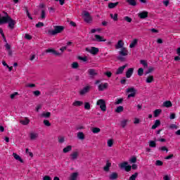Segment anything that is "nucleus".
<instances>
[{
  "mask_svg": "<svg viewBox=\"0 0 180 180\" xmlns=\"http://www.w3.org/2000/svg\"><path fill=\"white\" fill-rule=\"evenodd\" d=\"M43 180H51V177L49 175H46L43 177Z\"/></svg>",
  "mask_w": 180,
  "mask_h": 180,
  "instance_id": "obj_64",
  "label": "nucleus"
},
{
  "mask_svg": "<svg viewBox=\"0 0 180 180\" xmlns=\"http://www.w3.org/2000/svg\"><path fill=\"white\" fill-rule=\"evenodd\" d=\"M115 143V141H113V139H110L108 140H107V146L108 147H113V144Z\"/></svg>",
  "mask_w": 180,
  "mask_h": 180,
  "instance_id": "obj_34",
  "label": "nucleus"
},
{
  "mask_svg": "<svg viewBox=\"0 0 180 180\" xmlns=\"http://www.w3.org/2000/svg\"><path fill=\"white\" fill-rule=\"evenodd\" d=\"M20 123L22 124V126H27V124L30 123V120H29L27 117H25L23 120L20 121Z\"/></svg>",
  "mask_w": 180,
  "mask_h": 180,
  "instance_id": "obj_20",
  "label": "nucleus"
},
{
  "mask_svg": "<svg viewBox=\"0 0 180 180\" xmlns=\"http://www.w3.org/2000/svg\"><path fill=\"white\" fill-rule=\"evenodd\" d=\"M33 95L34 96H40V95H41V93L40 92V91L37 90V91H33Z\"/></svg>",
  "mask_w": 180,
  "mask_h": 180,
  "instance_id": "obj_54",
  "label": "nucleus"
},
{
  "mask_svg": "<svg viewBox=\"0 0 180 180\" xmlns=\"http://www.w3.org/2000/svg\"><path fill=\"white\" fill-rule=\"evenodd\" d=\"M129 56V51L126 48H122L119 51L118 60L120 61H125L126 57Z\"/></svg>",
  "mask_w": 180,
  "mask_h": 180,
  "instance_id": "obj_3",
  "label": "nucleus"
},
{
  "mask_svg": "<svg viewBox=\"0 0 180 180\" xmlns=\"http://www.w3.org/2000/svg\"><path fill=\"white\" fill-rule=\"evenodd\" d=\"M134 72V68H129L126 72V77L131 78V75H133Z\"/></svg>",
  "mask_w": 180,
  "mask_h": 180,
  "instance_id": "obj_14",
  "label": "nucleus"
},
{
  "mask_svg": "<svg viewBox=\"0 0 180 180\" xmlns=\"http://www.w3.org/2000/svg\"><path fill=\"white\" fill-rule=\"evenodd\" d=\"M163 108H171L172 107V103L169 101H166L162 103Z\"/></svg>",
  "mask_w": 180,
  "mask_h": 180,
  "instance_id": "obj_23",
  "label": "nucleus"
},
{
  "mask_svg": "<svg viewBox=\"0 0 180 180\" xmlns=\"http://www.w3.org/2000/svg\"><path fill=\"white\" fill-rule=\"evenodd\" d=\"M153 71H154V68L150 67V68L148 69V71L146 72V74H150V72H153Z\"/></svg>",
  "mask_w": 180,
  "mask_h": 180,
  "instance_id": "obj_63",
  "label": "nucleus"
},
{
  "mask_svg": "<svg viewBox=\"0 0 180 180\" xmlns=\"http://www.w3.org/2000/svg\"><path fill=\"white\" fill-rule=\"evenodd\" d=\"M86 51H87V53H90V54H92L93 56H96V54L99 53V49L91 46V47L86 48Z\"/></svg>",
  "mask_w": 180,
  "mask_h": 180,
  "instance_id": "obj_6",
  "label": "nucleus"
},
{
  "mask_svg": "<svg viewBox=\"0 0 180 180\" xmlns=\"http://www.w3.org/2000/svg\"><path fill=\"white\" fill-rule=\"evenodd\" d=\"M25 86H26V88H34V86H36V84H27Z\"/></svg>",
  "mask_w": 180,
  "mask_h": 180,
  "instance_id": "obj_61",
  "label": "nucleus"
},
{
  "mask_svg": "<svg viewBox=\"0 0 180 180\" xmlns=\"http://www.w3.org/2000/svg\"><path fill=\"white\" fill-rule=\"evenodd\" d=\"M126 67H127V64L118 68L115 74L117 75H120V74H123V72L124 71V68H126Z\"/></svg>",
  "mask_w": 180,
  "mask_h": 180,
  "instance_id": "obj_15",
  "label": "nucleus"
},
{
  "mask_svg": "<svg viewBox=\"0 0 180 180\" xmlns=\"http://www.w3.org/2000/svg\"><path fill=\"white\" fill-rule=\"evenodd\" d=\"M77 138L79 140H84V139H85V135H84L83 132H79L77 133Z\"/></svg>",
  "mask_w": 180,
  "mask_h": 180,
  "instance_id": "obj_40",
  "label": "nucleus"
},
{
  "mask_svg": "<svg viewBox=\"0 0 180 180\" xmlns=\"http://www.w3.org/2000/svg\"><path fill=\"white\" fill-rule=\"evenodd\" d=\"M39 137V134L37 133L32 132L30 134V140H36Z\"/></svg>",
  "mask_w": 180,
  "mask_h": 180,
  "instance_id": "obj_27",
  "label": "nucleus"
},
{
  "mask_svg": "<svg viewBox=\"0 0 180 180\" xmlns=\"http://www.w3.org/2000/svg\"><path fill=\"white\" fill-rule=\"evenodd\" d=\"M96 105L99 106L102 112H106V101L104 99H98L96 102Z\"/></svg>",
  "mask_w": 180,
  "mask_h": 180,
  "instance_id": "obj_4",
  "label": "nucleus"
},
{
  "mask_svg": "<svg viewBox=\"0 0 180 180\" xmlns=\"http://www.w3.org/2000/svg\"><path fill=\"white\" fill-rule=\"evenodd\" d=\"M58 143H64V141H65V139L64 138V136H60L58 138Z\"/></svg>",
  "mask_w": 180,
  "mask_h": 180,
  "instance_id": "obj_53",
  "label": "nucleus"
},
{
  "mask_svg": "<svg viewBox=\"0 0 180 180\" xmlns=\"http://www.w3.org/2000/svg\"><path fill=\"white\" fill-rule=\"evenodd\" d=\"M13 157L15 158L16 161H19L21 164H23L25 161L23 159L20 157V155H18L16 153H13Z\"/></svg>",
  "mask_w": 180,
  "mask_h": 180,
  "instance_id": "obj_13",
  "label": "nucleus"
},
{
  "mask_svg": "<svg viewBox=\"0 0 180 180\" xmlns=\"http://www.w3.org/2000/svg\"><path fill=\"white\" fill-rule=\"evenodd\" d=\"M44 124L45 126H46L47 127H50V126H51V124L50 123V121L47 120H44Z\"/></svg>",
  "mask_w": 180,
  "mask_h": 180,
  "instance_id": "obj_51",
  "label": "nucleus"
},
{
  "mask_svg": "<svg viewBox=\"0 0 180 180\" xmlns=\"http://www.w3.org/2000/svg\"><path fill=\"white\" fill-rule=\"evenodd\" d=\"M139 18H140V19H146V18L148 17V12H147L146 11H143L142 12H140L138 14Z\"/></svg>",
  "mask_w": 180,
  "mask_h": 180,
  "instance_id": "obj_12",
  "label": "nucleus"
},
{
  "mask_svg": "<svg viewBox=\"0 0 180 180\" xmlns=\"http://www.w3.org/2000/svg\"><path fill=\"white\" fill-rule=\"evenodd\" d=\"M137 175H139V174L135 173L134 174H132L130 177L129 180H136V178H137Z\"/></svg>",
  "mask_w": 180,
  "mask_h": 180,
  "instance_id": "obj_52",
  "label": "nucleus"
},
{
  "mask_svg": "<svg viewBox=\"0 0 180 180\" xmlns=\"http://www.w3.org/2000/svg\"><path fill=\"white\" fill-rule=\"evenodd\" d=\"M51 116V113L50 112H44L41 114V117H45L47 119V117H50Z\"/></svg>",
  "mask_w": 180,
  "mask_h": 180,
  "instance_id": "obj_31",
  "label": "nucleus"
},
{
  "mask_svg": "<svg viewBox=\"0 0 180 180\" xmlns=\"http://www.w3.org/2000/svg\"><path fill=\"white\" fill-rule=\"evenodd\" d=\"M79 154V153H78V151L72 152L70 154L71 160H77V158H78Z\"/></svg>",
  "mask_w": 180,
  "mask_h": 180,
  "instance_id": "obj_26",
  "label": "nucleus"
},
{
  "mask_svg": "<svg viewBox=\"0 0 180 180\" xmlns=\"http://www.w3.org/2000/svg\"><path fill=\"white\" fill-rule=\"evenodd\" d=\"M123 102V98L117 99L115 102V105H120Z\"/></svg>",
  "mask_w": 180,
  "mask_h": 180,
  "instance_id": "obj_55",
  "label": "nucleus"
},
{
  "mask_svg": "<svg viewBox=\"0 0 180 180\" xmlns=\"http://www.w3.org/2000/svg\"><path fill=\"white\" fill-rule=\"evenodd\" d=\"M146 84H151L152 82H154V76L149 75L146 77Z\"/></svg>",
  "mask_w": 180,
  "mask_h": 180,
  "instance_id": "obj_25",
  "label": "nucleus"
},
{
  "mask_svg": "<svg viewBox=\"0 0 180 180\" xmlns=\"http://www.w3.org/2000/svg\"><path fill=\"white\" fill-rule=\"evenodd\" d=\"M79 175V173L78 172H73L70 174L69 179L70 180H77L78 179V176Z\"/></svg>",
  "mask_w": 180,
  "mask_h": 180,
  "instance_id": "obj_18",
  "label": "nucleus"
},
{
  "mask_svg": "<svg viewBox=\"0 0 180 180\" xmlns=\"http://www.w3.org/2000/svg\"><path fill=\"white\" fill-rule=\"evenodd\" d=\"M25 39H26L27 40H32V37L29 34H25Z\"/></svg>",
  "mask_w": 180,
  "mask_h": 180,
  "instance_id": "obj_59",
  "label": "nucleus"
},
{
  "mask_svg": "<svg viewBox=\"0 0 180 180\" xmlns=\"http://www.w3.org/2000/svg\"><path fill=\"white\" fill-rule=\"evenodd\" d=\"M119 5V2H115V3H109L108 4V8L109 9H113L116 8Z\"/></svg>",
  "mask_w": 180,
  "mask_h": 180,
  "instance_id": "obj_29",
  "label": "nucleus"
},
{
  "mask_svg": "<svg viewBox=\"0 0 180 180\" xmlns=\"http://www.w3.org/2000/svg\"><path fill=\"white\" fill-rule=\"evenodd\" d=\"M144 74V69L143 68H141L138 70V75L139 77H141Z\"/></svg>",
  "mask_w": 180,
  "mask_h": 180,
  "instance_id": "obj_48",
  "label": "nucleus"
},
{
  "mask_svg": "<svg viewBox=\"0 0 180 180\" xmlns=\"http://www.w3.org/2000/svg\"><path fill=\"white\" fill-rule=\"evenodd\" d=\"M82 16H83V18L84 19V21L86 23H91V22H92V17H91V15H89V13H88L87 11H84L82 13Z\"/></svg>",
  "mask_w": 180,
  "mask_h": 180,
  "instance_id": "obj_8",
  "label": "nucleus"
},
{
  "mask_svg": "<svg viewBox=\"0 0 180 180\" xmlns=\"http://www.w3.org/2000/svg\"><path fill=\"white\" fill-rule=\"evenodd\" d=\"M127 94H129L128 95L129 98H134V96H136V94L137 92V90H136V89H134V87H130V88H128L127 89Z\"/></svg>",
  "mask_w": 180,
  "mask_h": 180,
  "instance_id": "obj_7",
  "label": "nucleus"
},
{
  "mask_svg": "<svg viewBox=\"0 0 180 180\" xmlns=\"http://www.w3.org/2000/svg\"><path fill=\"white\" fill-rule=\"evenodd\" d=\"M91 131H92V133L97 134L101 131V129L98 128V127H94V128H92Z\"/></svg>",
  "mask_w": 180,
  "mask_h": 180,
  "instance_id": "obj_47",
  "label": "nucleus"
},
{
  "mask_svg": "<svg viewBox=\"0 0 180 180\" xmlns=\"http://www.w3.org/2000/svg\"><path fill=\"white\" fill-rule=\"evenodd\" d=\"M41 19H46V9L41 11Z\"/></svg>",
  "mask_w": 180,
  "mask_h": 180,
  "instance_id": "obj_45",
  "label": "nucleus"
},
{
  "mask_svg": "<svg viewBox=\"0 0 180 180\" xmlns=\"http://www.w3.org/2000/svg\"><path fill=\"white\" fill-rule=\"evenodd\" d=\"M137 43H139V39H134L129 44V48L134 49V47L137 46Z\"/></svg>",
  "mask_w": 180,
  "mask_h": 180,
  "instance_id": "obj_24",
  "label": "nucleus"
},
{
  "mask_svg": "<svg viewBox=\"0 0 180 180\" xmlns=\"http://www.w3.org/2000/svg\"><path fill=\"white\" fill-rule=\"evenodd\" d=\"M70 151H72V146H67L63 149L64 154H67V153H70Z\"/></svg>",
  "mask_w": 180,
  "mask_h": 180,
  "instance_id": "obj_21",
  "label": "nucleus"
},
{
  "mask_svg": "<svg viewBox=\"0 0 180 180\" xmlns=\"http://www.w3.org/2000/svg\"><path fill=\"white\" fill-rule=\"evenodd\" d=\"M109 84L108 83L101 84L98 85V91H105V89H108Z\"/></svg>",
  "mask_w": 180,
  "mask_h": 180,
  "instance_id": "obj_19",
  "label": "nucleus"
},
{
  "mask_svg": "<svg viewBox=\"0 0 180 180\" xmlns=\"http://www.w3.org/2000/svg\"><path fill=\"white\" fill-rule=\"evenodd\" d=\"M5 23H8V27L13 30L15 27V25H16V21L12 19L8 13H6V15L1 17L0 19V25H4Z\"/></svg>",
  "mask_w": 180,
  "mask_h": 180,
  "instance_id": "obj_1",
  "label": "nucleus"
},
{
  "mask_svg": "<svg viewBox=\"0 0 180 180\" xmlns=\"http://www.w3.org/2000/svg\"><path fill=\"white\" fill-rule=\"evenodd\" d=\"M123 110H124L123 106L120 105V106L117 107V108L115 109V112L120 113V112H123Z\"/></svg>",
  "mask_w": 180,
  "mask_h": 180,
  "instance_id": "obj_41",
  "label": "nucleus"
},
{
  "mask_svg": "<svg viewBox=\"0 0 180 180\" xmlns=\"http://www.w3.org/2000/svg\"><path fill=\"white\" fill-rule=\"evenodd\" d=\"M160 124H161V122L159 120H156L155 121V124L152 126L153 130H155V129L156 127H158V126H160Z\"/></svg>",
  "mask_w": 180,
  "mask_h": 180,
  "instance_id": "obj_32",
  "label": "nucleus"
},
{
  "mask_svg": "<svg viewBox=\"0 0 180 180\" xmlns=\"http://www.w3.org/2000/svg\"><path fill=\"white\" fill-rule=\"evenodd\" d=\"M110 179L115 180L117 179V173L113 172L110 175Z\"/></svg>",
  "mask_w": 180,
  "mask_h": 180,
  "instance_id": "obj_38",
  "label": "nucleus"
},
{
  "mask_svg": "<svg viewBox=\"0 0 180 180\" xmlns=\"http://www.w3.org/2000/svg\"><path fill=\"white\" fill-rule=\"evenodd\" d=\"M129 161L130 164H136V162H137V158H136V156H131Z\"/></svg>",
  "mask_w": 180,
  "mask_h": 180,
  "instance_id": "obj_35",
  "label": "nucleus"
},
{
  "mask_svg": "<svg viewBox=\"0 0 180 180\" xmlns=\"http://www.w3.org/2000/svg\"><path fill=\"white\" fill-rule=\"evenodd\" d=\"M93 41H98V42H102V41H106V39H105L103 37L96 34L94 36V38L92 39Z\"/></svg>",
  "mask_w": 180,
  "mask_h": 180,
  "instance_id": "obj_9",
  "label": "nucleus"
},
{
  "mask_svg": "<svg viewBox=\"0 0 180 180\" xmlns=\"http://www.w3.org/2000/svg\"><path fill=\"white\" fill-rule=\"evenodd\" d=\"M90 89V86H86L82 90L79 91V94L81 95H86V94H88V92H89Z\"/></svg>",
  "mask_w": 180,
  "mask_h": 180,
  "instance_id": "obj_10",
  "label": "nucleus"
},
{
  "mask_svg": "<svg viewBox=\"0 0 180 180\" xmlns=\"http://www.w3.org/2000/svg\"><path fill=\"white\" fill-rule=\"evenodd\" d=\"M128 4H129L131 6H136L137 5V2L136 0H127Z\"/></svg>",
  "mask_w": 180,
  "mask_h": 180,
  "instance_id": "obj_42",
  "label": "nucleus"
},
{
  "mask_svg": "<svg viewBox=\"0 0 180 180\" xmlns=\"http://www.w3.org/2000/svg\"><path fill=\"white\" fill-rule=\"evenodd\" d=\"M169 129H174L175 130H176V129H178V127L175 124H172L169 125Z\"/></svg>",
  "mask_w": 180,
  "mask_h": 180,
  "instance_id": "obj_60",
  "label": "nucleus"
},
{
  "mask_svg": "<svg viewBox=\"0 0 180 180\" xmlns=\"http://www.w3.org/2000/svg\"><path fill=\"white\" fill-rule=\"evenodd\" d=\"M88 72H89V75H91V77H94V75H98V73L96 72V70H95L94 69H89L88 70Z\"/></svg>",
  "mask_w": 180,
  "mask_h": 180,
  "instance_id": "obj_33",
  "label": "nucleus"
},
{
  "mask_svg": "<svg viewBox=\"0 0 180 180\" xmlns=\"http://www.w3.org/2000/svg\"><path fill=\"white\" fill-rule=\"evenodd\" d=\"M84 109L86 110H91V104L88 102L84 103Z\"/></svg>",
  "mask_w": 180,
  "mask_h": 180,
  "instance_id": "obj_46",
  "label": "nucleus"
},
{
  "mask_svg": "<svg viewBox=\"0 0 180 180\" xmlns=\"http://www.w3.org/2000/svg\"><path fill=\"white\" fill-rule=\"evenodd\" d=\"M159 150H160V151H166V153H168V148H167L166 146L160 147Z\"/></svg>",
  "mask_w": 180,
  "mask_h": 180,
  "instance_id": "obj_58",
  "label": "nucleus"
},
{
  "mask_svg": "<svg viewBox=\"0 0 180 180\" xmlns=\"http://www.w3.org/2000/svg\"><path fill=\"white\" fill-rule=\"evenodd\" d=\"M140 64H141V65L143 67L144 70H146V68H148V63H147V60H141Z\"/></svg>",
  "mask_w": 180,
  "mask_h": 180,
  "instance_id": "obj_28",
  "label": "nucleus"
},
{
  "mask_svg": "<svg viewBox=\"0 0 180 180\" xmlns=\"http://www.w3.org/2000/svg\"><path fill=\"white\" fill-rule=\"evenodd\" d=\"M155 165L157 167H162V165H164V162H162L161 160H156Z\"/></svg>",
  "mask_w": 180,
  "mask_h": 180,
  "instance_id": "obj_49",
  "label": "nucleus"
},
{
  "mask_svg": "<svg viewBox=\"0 0 180 180\" xmlns=\"http://www.w3.org/2000/svg\"><path fill=\"white\" fill-rule=\"evenodd\" d=\"M45 53H52V54H54L55 56H61V53L60 52H58L53 49H48L45 51Z\"/></svg>",
  "mask_w": 180,
  "mask_h": 180,
  "instance_id": "obj_17",
  "label": "nucleus"
},
{
  "mask_svg": "<svg viewBox=\"0 0 180 180\" xmlns=\"http://www.w3.org/2000/svg\"><path fill=\"white\" fill-rule=\"evenodd\" d=\"M44 26V23L41 22H39L37 24H36V27H43Z\"/></svg>",
  "mask_w": 180,
  "mask_h": 180,
  "instance_id": "obj_62",
  "label": "nucleus"
},
{
  "mask_svg": "<svg viewBox=\"0 0 180 180\" xmlns=\"http://www.w3.org/2000/svg\"><path fill=\"white\" fill-rule=\"evenodd\" d=\"M124 20H126V22H127L128 23H131V18L129 17V16H125L124 18Z\"/></svg>",
  "mask_w": 180,
  "mask_h": 180,
  "instance_id": "obj_57",
  "label": "nucleus"
},
{
  "mask_svg": "<svg viewBox=\"0 0 180 180\" xmlns=\"http://www.w3.org/2000/svg\"><path fill=\"white\" fill-rule=\"evenodd\" d=\"M148 143H149V147L150 148H154L157 147V143L155 142V141H149Z\"/></svg>",
  "mask_w": 180,
  "mask_h": 180,
  "instance_id": "obj_37",
  "label": "nucleus"
},
{
  "mask_svg": "<svg viewBox=\"0 0 180 180\" xmlns=\"http://www.w3.org/2000/svg\"><path fill=\"white\" fill-rule=\"evenodd\" d=\"M112 166V163L108 162L105 165V166L104 167V171H109V168H110V167Z\"/></svg>",
  "mask_w": 180,
  "mask_h": 180,
  "instance_id": "obj_43",
  "label": "nucleus"
},
{
  "mask_svg": "<svg viewBox=\"0 0 180 180\" xmlns=\"http://www.w3.org/2000/svg\"><path fill=\"white\" fill-rule=\"evenodd\" d=\"M129 123H130V120H129V119H123L120 121V126L122 127V129H124L127 127Z\"/></svg>",
  "mask_w": 180,
  "mask_h": 180,
  "instance_id": "obj_11",
  "label": "nucleus"
},
{
  "mask_svg": "<svg viewBox=\"0 0 180 180\" xmlns=\"http://www.w3.org/2000/svg\"><path fill=\"white\" fill-rule=\"evenodd\" d=\"M110 16L111 18V19H112V20H114L115 22H117V20H118L117 18V13H110Z\"/></svg>",
  "mask_w": 180,
  "mask_h": 180,
  "instance_id": "obj_39",
  "label": "nucleus"
},
{
  "mask_svg": "<svg viewBox=\"0 0 180 180\" xmlns=\"http://www.w3.org/2000/svg\"><path fill=\"white\" fill-rule=\"evenodd\" d=\"M124 42L123 41V40H119L117 41V44L115 45V49L117 50H119V49H124Z\"/></svg>",
  "mask_w": 180,
  "mask_h": 180,
  "instance_id": "obj_16",
  "label": "nucleus"
},
{
  "mask_svg": "<svg viewBox=\"0 0 180 180\" xmlns=\"http://www.w3.org/2000/svg\"><path fill=\"white\" fill-rule=\"evenodd\" d=\"M78 67H79V65H78V63L75 62L72 63V68L77 69L78 68Z\"/></svg>",
  "mask_w": 180,
  "mask_h": 180,
  "instance_id": "obj_56",
  "label": "nucleus"
},
{
  "mask_svg": "<svg viewBox=\"0 0 180 180\" xmlns=\"http://www.w3.org/2000/svg\"><path fill=\"white\" fill-rule=\"evenodd\" d=\"M64 30V27L63 26H54L53 30H49L48 31V34L49 36H56V34H58V33H61Z\"/></svg>",
  "mask_w": 180,
  "mask_h": 180,
  "instance_id": "obj_2",
  "label": "nucleus"
},
{
  "mask_svg": "<svg viewBox=\"0 0 180 180\" xmlns=\"http://www.w3.org/2000/svg\"><path fill=\"white\" fill-rule=\"evenodd\" d=\"M162 112V110H161V109L155 110L153 112L155 117H158V116H160V115H161Z\"/></svg>",
  "mask_w": 180,
  "mask_h": 180,
  "instance_id": "obj_30",
  "label": "nucleus"
},
{
  "mask_svg": "<svg viewBox=\"0 0 180 180\" xmlns=\"http://www.w3.org/2000/svg\"><path fill=\"white\" fill-rule=\"evenodd\" d=\"M133 123L134 124H140V123H141V120L136 117L134 118Z\"/></svg>",
  "mask_w": 180,
  "mask_h": 180,
  "instance_id": "obj_36",
  "label": "nucleus"
},
{
  "mask_svg": "<svg viewBox=\"0 0 180 180\" xmlns=\"http://www.w3.org/2000/svg\"><path fill=\"white\" fill-rule=\"evenodd\" d=\"M82 105H84V101H75L72 103V106H75V107L82 106Z\"/></svg>",
  "mask_w": 180,
  "mask_h": 180,
  "instance_id": "obj_22",
  "label": "nucleus"
},
{
  "mask_svg": "<svg viewBox=\"0 0 180 180\" xmlns=\"http://www.w3.org/2000/svg\"><path fill=\"white\" fill-rule=\"evenodd\" d=\"M119 168L121 169H124L127 172H129V171H131V166L129 165V162H123L118 165Z\"/></svg>",
  "mask_w": 180,
  "mask_h": 180,
  "instance_id": "obj_5",
  "label": "nucleus"
},
{
  "mask_svg": "<svg viewBox=\"0 0 180 180\" xmlns=\"http://www.w3.org/2000/svg\"><path fill=\"white\" fill-rule=\"evenodd\" d=\"M96 32L98 33H101V32H102V29L101 28H96V29L91 30V33H96Z\"/></svg>",
  "mask_w": 180,
  "mask_h": 180,
  "instance_id": "obj_44",
  "label": "nucleus"
},
{
  "mask_svg": "<svg viewBox=\"0 0 180 180\" xmlns=\"http://www.w3.org/2000/svg\"><path fill=\"white\" fill-rule=\"evenodd\" d=\"M25 153L26 154H27L28 155H30V157H31V158H33V153H32L31 151L29 150V148H26L25 149Z\"/></svg>",
  "mask_w": 180,
  "mask_h": 180,
  "instance_id": "obj_50",
  "label": "nucleus"
}]
</instances>
